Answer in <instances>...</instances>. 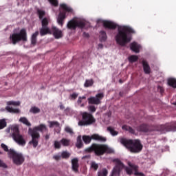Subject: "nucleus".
<instances>
[{
	"label": "nucleus",
	"mask_w": 176,
	"mask_h": 176,
	"mask_svg": "<svg viewBox=\"0 0 176 176\" xmlns=\"http://www.w3.org/2000/svg\"><path fill=\"white\" fill-rule=\"evenodd\" d=\"M107 131H109L110 132V134H111V135H113V137L119 134V132L115 131V129L112 126H108Z\"/></svg>",
	"instance_id": "7c9ffc66"
},
{
	"label": "nucleus",
	"mask_w": 176,
	"mask_h": 176,
	"mask_svg": "<svg viewBox=\"0 0 176 176\" xmlns=\"http://www.w3.org/2000/svg\"><path fill=\"white\" fill-rule=\"evenodd\" d=\"M37 13L38 14V17H39L40 20H42V19H43V16H45V14H46L45 11L41 10H38Z\"/></svg>",
	"instance_id": "ea45409f"
},
{
	"label": "nucleus",
	"mask_w": 176,
	"mask_h": 176,
	"mask_svg": "<svg viewBox=\"0 0 176 176\" xmlns=\"http://www.w3.org/2000/svg\"><path fill=\"white\" fill-rule=\"evenodd\" d=\"M124 169L128 175H133V170H134L133 168H131V166L129 167L126 166Z\"/></svg>",
	"instance_id": "58836bf2"
},
{
	"label": "nucleus",
	"mask_w": 176,
	"mask_h": 176,
	"mask_svg": "<svg viewBox=\"0 0 176 176\" xmlns=\"http://www.w3.org/2000/svg\"><path fill=\"white\" fill-rule=\"evenodd\" d=\"M86 157H86V156H85V157H82V159H86Z\"/></svg>",
	"instance_id": "13d9d810"
},
{
	"label": "nucleus",
	"mask_w": 176,
	"mask_h": 176,
	"mask_svg": "<svg viewBox=\"0 0 176 176\" xmlns=\"http://www.w3.org/2000/svg\"><path fill=\"white\" fill-rule=\"evenodd\" d=\"M49 138H50V135H46L45 140H49Z\"/></svg>",
	"instance_id": "5fc2aeb1"
},
{
	"label": "nucleus",
	"mask_w": 176,
	"mask_h": 176,
	"mask_svg": "<svg viewBox=\"0 0 176 176\" xmlns=\"http://www.w3.org/2000/svg\"><path fill=\"white\" fill-rule=\"evenodd\" d=\"M130 49L134 53H140V49H141V45H138L136 42H133L130 45Z\"/></svg>",
	"instance_id": "a211bd4d"
},
{
	"label": "nucleus",
	"mask_w": 176,
	"mask_h": 176,
	"mask_svg": "<svg viewBox=\"0 0 176 176\" xmlns=\"http://www.w3.org/2000/svg\"><path fill=\"white\" fill-rule=\"evenodd\" d=\"M120 142L122 145L124 146L131 153H140L142 151V144H141V140L126 139L124 138H120Z\"/></svg>",
	"instance_id": "f03ea898"
},
{
	"label": "nucleus",
	"mask_w": 176,
	"mask_h": 176,
	"mask_svg": "<svg viewBox=\"0 0 176 176\" xmlns=\"http://www.w3.org/2000/svg\"><path fill=\"white\" fill-rule=\"evenodd\" d=\"M67 27L69 30H76V28L83 30L86 27V21L72 19L68 22Z\"/></svg>",
	"instance_id": "9d476101"
},
{
	"label": "nucleus",
	"mask_w": 176,
	"mask_h": 176,
	"mask_svg": "<svg viewBox=\"0 0 176 176\" xmlns=\"http://www.w3.org/2000/svg\"><path fill=\"white\" fill-rule=\"evenodd\" d=\"M82 100H86V96H79L77 100V104L80 105L81 108H83V107H85V104L82 103Z\"/></svg>",
	"instance_id": "2f4dec72"
},
{
	"label": "nucleus",
	"mask_w": 176,
	"mask_h": 176,
	"mask_svg": "<svg viewBox=\"0 0 176 176\" xmlns=\"http://www.w3.org/2000/svg\"><path fill=\"white\" fill-rule=\"evenodd\" d=\"M47 34H52V31L49 28H45L43 26L40 29V35L41 36H45V35H47Z\"/></svg>",
	"instance_id": "aec40b11"
},
{
	"label": "nucleus",
	"mask_w": 176,
	"mask_h": 176,
	"mask_svg": "<svg viewBox=\"0 0 176 176\" xmlns=\"http://www.w3.org/2000/svg\"><path fill=\"white\" fill-rule=\"evenodd\" d=\"M122 130H125V131H129L131 134H135V131L131 128V126L127 125H123L122 126Z\"/></svg>",
	"instance_id": "cd10ccee"
},
{
	"label": "nucleus",
	"mask_w": 176,
	"mask_h": 176,
	"mask_svg": "<svg viewBox=\"0 0 176 176\" xmlns=\"http://www.w3.org/2000/svg\"><path fill=\"white\" fill-rule=\"evenodd\" d=\"M19 122L21 123H23V124H25V126H28V127H31V123L30 122V121H28V119H27V118L25 117H21L19 119Z\"/></svg>",
	"instance_id": "bb28decb"
},
{
	"label": "nucleus",
	"mask_w": 176,
	"mask_h": 176,
	"mask_svg": "<svg viewBox=\"0 0 176 176\" xmlns=\"http://www.w3.org/2000/svg\"><path fill=\"white\" fill-rule=\"evenodd\" d=\"M41 25L42 27L48 28L47 25H49V21L47 19V18L42 19Z\"/></svg>",
	"instance_id": "4c0bfd02"
},
{
	"label": "nucleus",
	"mask_w": 176,
	"mask_h": 176,
	"mask_svg": "<svg viewBox=\"0 0 176 176\" xmlns=\"http://www.w3.org/2000/svg\"><path fill=\"white\" fill-rule=\"evenodd\" d=\"M0 155H3V153L0 151Z\"/></svg>",
	"instance_id": "4d7b16f0"
},
{
	"label": "nucleus",
	"mask_w": 176,
	"mask_h": 176,
	"mask_svg": "<svg viewBox=\"0 0 176 176\" xmlns=\"http://www.w3.org/2000/svg\"><path fill=\"white\" fill-rule=\"evenodd\" d=\"M71 100H76L78 98V94L76 93H73L71 96Z\"/></svg>",
	"instance_id": "de8ad7c7"
},
{
	"label": "nucleus",
	"mask_w": 176,
	"mask_h": 176,
	"mask_svg": "<svg viewBox=\"0 0 176 176\" xmlns=\"http://www.w3.org/2000/svg\"><path fill=\"white\" fill-rule=\"evenodd\" d=\"M116 162V166L113 168L111 176H120V171L124 168V164L119 159L113 160Z\"/></svg>",
	"instance_id": "4468645a"
},
{
	"label": "nucleus",
	"mask_w": 176,
	"mask_h": 176,
	"mask_svg": "<svg viewBox=\"0 0 176 176\" xmlns=\"http://www.w3.org/2000/svg\"><path fill=\"white\" fill-rule=\"evenodd\" d=\"M7 106L6 107V111H8L10 113H20V109H13V107H10V105H13L14 107H19L20 105V102H16V101H8L7 102Z\"/></svg>",
	"instance_id": "2eb2a0df"
},
{
	"label": "nucleus",
	"mask_w": 176,
	"mask_h": 176,
	"mask_svg": "<svg viewBox=\"0 0 176 176\" xmlns=\"http://www.w3.org/2000/svg\"><path fill=\"white\" fill-rule=\"evenodd\" d=\"M91 140L100 141V142H105L107 141V138L101 136L98 134H94L91 137L89 135L82 136V140L84 141L85 144H90V142H91Z\"/></svg>",
	"instance_id": "f8f14e48"
},
{
	"label": "nucleus",
	"mask_w": 176,
	"mask_h": 176,
	"mask_svg": "<svg viewBox=\"0 0 176 176\" xmlns=\"http://www.w3.org/2000/svg\"><path fill=\"white\" fill-rule=\"evenodd\" d=\"M108 38V36H107V32L104 30L100 32V42H105Z\"/></svg>",
	"instance_id": "5701e85b"
},
{
	"label": "nucleus",
	"mask_w": 176,
	"mask_h": 176,
	"mask_svg": "<svg viewBox=\"0 0 176 176\" xmlns=\"http://www.w3.org/2000/svg\"><path fill=\"white\" fill-rule=\"evenodd\" d=\"M10 41L12 45H16L19 42H27V31L21 29L19 33H13L10 36Z\"/></svg>",
	"instance_id": "0eeeda50"
},
{
	"label": "nucleus",
	"mask_w": 176,
	"mask_h": 176,
	"mask_svg": "<svg viewBox=\"0 0 176 176\" xmlns=\"http://www.w3.org/2000/svg\"><path fill=\"white\" fill-rule=\"evenodd\" d=\"M78 162H79V160H78V158H74L73 160H72V170L73 171H74V173L79 172Z\"/></svg>",
	"instance_id": "f3484780"
},
{
	"label": "nucleus",
	"mask_w": 176,
	"mask_h": 176,
	"mask_svg": "<svg viewBox=\"0 0 176 176\" xmlns=\"http://www.w3.org/2000/svg\"><path fill=\"white\" fill-rule=\"evenodd\" d=\"M8 157L12 159V162L16 166H21L24 163L25 158L21 153H18L13 148H10L9 153H8Z\"/></svg>",
	"instance_id": "423d86ee"
},
{
	"label": "nucleus",
	"mask_w": 176,
	"mask_h": 176,
	"mask_svg": "<svg viewBox=\"0 0 176 176\" xmlns=\"http://www.w3.org/2000/svg\"><path fill=\"white\" fill-rule=\"evenodd\" d=\"M88 111H89V112H91V113H94V112L97 111V107H96V106L93 104H91L88 106Z\"/></svg>",
	"instance_id": "a19ab883"
},
{
	"label": "nucleus",
	"mask_w": 176,
	"mask_h": 176,
	"mask_svg": "<svg viewBox=\"0 0 176 176\" xmlns=\"http://www.w3.org/2000/svg\"><path fill=\"white\" fill-rule=\"evenodd\" d=\"M168 86H170V87H173V89H176V79L173 78H168Z\"/></svg>",
	"instance_id": "a878e982"
},
{
	"label": "nucleus",
	"mask_w": 176,
	"mask_h": 176,
	"mask_svg": "<svg viewBox=\"0 0 176 176\" xmlns=\"http://www.w3.org/2000/svg\"><path fill=\"white\" fill-rule=\"evenodd\" d=\"M8 126V122H6V119H1L0 120V130H3V129H5Z\"/></svg>",
	"instance_id": "72a5a7b5"
},
{
	"label": "nucleus",
	"mask_w": 176,
	"mask_h": 176,
	"mask_svg": "<svg viewBox=\"0 0 176 176\" xmlns=\"http://www.w3.org/2000/svg\"><path fill=\"white\" fill-rule=\"evenodd\" d=\"M49 127L52 129V127H60V122L57 121H49Z\"/></svg>",
	"instance_id": "c85d7f7f"
},
{
	"label": "nucleus",
	"mask_w": 176,
	"mask_h": 176,
	"mask_svg": "<svg viewBox=\"0 0 176 176\" xmlns=\"http://www.w3.org/2000/svg\"><path fill=\"white\" fill-rule=\"evenodd\" d=\"M60 144L63 146H69L71 145V140L63 138L60 140Z\"/></svg>",
	"instance_id": "393cba45"
},
{
	"label": "nucleus",
	"mask_w": 176,
	"mask_h": 176,
	"mask_svg": "<svg viewBox=\"0 0 176 176\" xmlns=\"http://www.w3.org/2000/svg\"><path fill=\"white\" fill-rule=\"evenodd\" d=\"M155 130L156 131H161V133L176 131V122L173 124H167L165 125H156Z\"/></svg>",
	"instance_id": "9b49d317"
},
{
	"label": "nucleus",
	"mask_w": 176,
	"mask_h": 176,
	"mask_svg": "<svg viewBox=\"0 0 176 176\" xmlns=\"http://www.w3.org/2000/svg\"><path fill=\"white\" fill-rule=\"evenodd\" d=\"M38 35H39V32L38 31H36L31 37V43L32 45H33V46H35V45H36V42L38 41L37 36Z\"/></svg>",
	"instance_id": "4be33fe9"
},
{
	"label": "nucleus",
	"mask_w": 176,
	"mask_h": 176,
	"mask_svg": "<svg viewBox=\"0 0 176 176\" xmlns=\"http://www.w3.org/2000/svg\"><path fill=\"white\" fill-rule=\"evenodd\" d=\"M85 152L87 153H91L94 152L96 156H102L104 153H113V150L109 148L108 146L105 144H98L94 143L90 147L85 149Z\"/></svg>",
	"instance_id": "20e7f679"
},
{
	"label": "nucleus",
	"mask_w": 176,
	"mask_h": 176,
	"mask_svg": "<svg viewBox=\"0 0 176 176\" xmlns=\"http://www.w3.org/2000/svg\"><path fill=\"white\" fill-rule=\"evenodd\" d=\"M30 113H34V114L39 113V112H41V109L38 108L36 107H32L30 109Z\"/></svg>",
	"instance_id": "f704fd0d"
},
{
	"label": "nucleus",
	"mask_w": 176,
	"mask_h": 176,
	"mask_svg": "<svg viewBox=\"0 0 176 176\" xmlns=\"http://www.w3.org/2000/svg\"><path fill=\"white\" fill-rule=\"evenodd\" d=\"M104 48V45L102 43L98 44V49H103Z\"/></svg>",
	"instance_id": "3c124183"
},
{
	"label": "nucleus",
	"mask_w": 176,
	"mask_h": 176,
	"mask_svg": "<svg viewBox=\"0 0 176 176\" xmlns=\"http://www.w3.org/2000/svg\"><path fill=\"white\" fill-rule=\"evenodd\" d=\"M108 170L107 168H103L100 171L98 172V176H107Z\"/></svg>",
	"instance_id": "c9c22d12"
},
{
	"label": "nucleus",
	"mask_w": 176,
	"mask_h": 176,
	"mask_svg": "<svg viewBox=\"0 0 176 176\" xmlns=\"http://www.w3.org/2000/svg\"><path fill=\"white\" fill-rule=\"evenodd\" d=\"M54 35L55 39H60V38H63V31L58 28L52 26L51 29V34Z\"/></svg>",
	"instance_id": "dca6fc26"
},
{
	"label": "nucleus",
	"mask_w": 176,
	"mask_h": 176,
	"mask_svg": "<svg viewBox=\"0 0 176 176\" xmlns=\"http://www.w3.org/2000/svg\"><path fill=\"white\" fill-rule=\"evenodd\" d=\"M91 167L96 171V170H98V164H96L94 162H91Z\"/></svg>",
	"instance_id": "49530a36"
},
{
	"label": "nucleus",
	"mask_w": 176,
	"mask_h": 176,
	"mask_svg": "<svg viewBox=\"0 0 176 176\" xmlns=\"http://www.w3.org/2000/svg\"><path fill=\"white\" fill-rule=\"evenodd\" d=\"M175 105H176V102L175 103Z\"/></svg>",
	"instance_id": "bf43d9fd"
},
{
	"label": "nucleus",
	"mask_w": 176,
	"mask_h": 176,
	"mask_svg": "<svg viewBox=\"0 0 176 176\" xmlns=\"http://www.w3.org/2000/svg\"><path fill=\"white\" fill-rule=\"evenodd\" d=\"M83 36H85V38H89V34L86 33V32H84L83 33Z\"/></svg>",
	"instance_id": "603ef678"
},
{
	"label": "nucleus",
	"mask_w": 176,
	"mask_h": 176,
	"mask_svg": "<svg viewBox=\"0 0 176 176\" xmlns=\"http://www.w3.org/2000/svg\"><path fill=\"white\" fill-rule=\"evenodd\" d=\"M39 131H41V133L47 131V127L46 125L41 124L37 126H34L33 129L29 128L28 133L32 137V141H30L29 144L30 145H32L34 148H36V146H38V144H39V139L41 138Z\"/></svg>",
	"instance_id": "7ed1b4c3"
},
{
	"label": "nucleus",
	"mask_w": 176,
	"mask_h": 176,
	"mask_svg": "<svg viewBox=\"0 0 176 176\" xmlns=\"http://www.w3.org/2000/svg\"><path fill=\"white\" fill-rule=\"evenodd\" d=\"M60 109H65V107H64V104H60L59 106Z\"/></svg>",
	"instance_id": "864d4df0"
},
{
	"label": "nucleus",
	"mask_w": 176,
	"mask_h": 176,
	"mask_svg": "<svg viewBox=\"0 0 176 176\" xmlns=\"http://www.w3.org/2000/svg\"><path fill=\"white\" fill-rule=\"evenodd\" d=\"M54 159H55V160H60V159H61V155H54Z\"/></svg>",
	"instance_id": "8fccbe9b"
},
{
	"label": "nucleus",
	"mask_w": 176,
	"mask_h": 176,
	"mask_svg": "<svg viewBox=\"0 0 176 176\" xmlns=\"http://www.w3.org/2000/svg\"><path fill=\"white\" fill-rule=\"evenodd\" d=\"M11 137L19 145H21L22 146L25 145V140L23 135L20 134L19 126L15 125L11 126Z\"/></svg>",
	"instance_id": "39448f33"
},
{
	"label": "nucleus",
	"mask_w": 176,
	"mask_h": 176,
	"mask_svg": "<svg viewBox=\"0 0 176 176\" xmlns=\"http://www.w3.org/2000/svg\"><path fill=\"white\" fill-rule=\"evenodd\" d=\"M76 146L78 149H80V148H83V142H82V136L81 135H78L77 137V141H76Z\"/></svg>",
	"instance_id": "b1692460"
},
{
	"label": "nucleus",
	"mask_w": 176,
	"mask_h": 176,
	"mask_svg": "<svg viewBox=\"0 0 176 176\" xmlns=\"http://www.w3.org/2000/svg\"><path fill=\"white\" fill-rule=\"evenodd\" d=\"M69 156H71V153H68V151H63L61 153L62 159H69Z\"/></svg>",
	"instance_id": "e433bc0d"
},
{
	"label": "nucleus",
	"mask_w": 176,
	"mask_h": 176,
	"mask_svg": "<svg viewBox=\"0 0 176 176\" xmlns=\"http://www.w3.org/2000/svg\"><path fill=\"white\" fill-rule=\"evenodd\" d=\"M103 27L105 30H116L118 28V33L115 39L116 43L120 46H126L127 43L131 42V36L129 34H135V31L130 26H119V25L111 21H104Z\"/></svg>",
	"instance_id": "f257e3e1"
},
{
	"label": "nucleus",
	"mask_w": 176,
	"mask_h": 176,
	"mask_svg": "<svg viewBox=\"0 0 176 176\" xmlns=\"http://www.w3.org/2000/svg\"><path fill=\"white\" fill-rule=\"evenodd\" d=\"M119 83H123V80L122 79L119 80Z\"/></svg>",
	"instance_id": "6e6d98bb"
},
{
	"label": "nucleus",
	"mask_w": 176,
	"mask_h": 176,
	"mask_svg": "<svg viewBox=\"0 0 176 176\" xmlns=\"http://www.w3.org/2000/svg\"><path fill=\"white\" fill-rule=\"evenodd\" d=\"M104 98V93H98L95 96H90L87 98L89 105H100L101 100Z\"/></svg>",
	"instance_id": "ddd939ff"
},
{
	"label": "nucleus",
	"mask_w": 176,
	"mask_h": 176,
	"mask_svg": "<svg viewBox=\"0 0 176 176\" xmlns=\"http://www.w3.org/2000/svg\"><path fill=\"white\" fill-rule=\"evenodd\" d=\"M50 3L52 5V6L57 7L58 6V0H48Z\"/></svg>",
	"instance_id": "c03bdc74"
},
{
	"label": "nucleus",
	"mask_w": 176,
	"mask_h": 176,
	"mask_svg": "<svg viewBox=\"0 0 176 176\" xmlns=\"http://www.w3.org/2000/svg\"><path fill=\"white\" fill-rule=\"evenodd\" d=\"M129 63H135L138 61V56L137 55H131L128 58Z\"/></svg>",
	"instance_id": "473e14b6"
},
{
	"label": "nucleus",
	"mask_w": 176,
	"mask_h": 176,
	"mask_svg": "<svg viewBox=\"0 0 176 176\" xmlns=\"http://www.w3.org/2000/svg\"><path fill=\"white\" fill-rule=\"evenodd\" d=\"M54 146L56 149H60L61 148V142H58L57 140H55L54 142Z\"/></svg>",
	"instance_id": "37998d69"
},
{
	"label": "nucleus",
	"mask_w": 176,
	"mask_h": 176,
	"mask_svg": "<svg viewBox=\"0 0 176 176\" xmlns=\"http://www.w3.org/2000/svg\"><path fill=\"white\" fill-rule=\"evenodd\" d=\"M142 63L143 65L144 74H146V75H149V74H151V66H149V64H148V62H146V60H143Z\"/></svg>",
	"instance_id": "6ab92c4d"
},
{
	"label": "nucleus",
	"mask_w": 176,
	"mask_h": 176,
	"mask_svg": "<svg viewBox=\"0 0 176 176\" xmlns=\"http://www.w3.org/2000/svg\"><path fill=\"white\" fill-rule=\"evenodd\" d=\"M138 130L142 133H148V131H149V125L146 124H142L138 127Z\"/></svg>",
	"instance_id": "412c9836"
},
{
	"label": "nucleus",
	"mask_w": 176,
	"mask_h": 176,
	"mask_svg": "<svg viewBox=\"0 0 176 176\" xmlns=\"http://www.w3.org/2000/svg\"><path fill=\"white\" fill-rule=\"evenodd\" d=\"M0 167H6V164L3 163L1 160H0Z\"/></svg>",
	"instance_id": "09e8293b"
},
{
	"label": "nucleus",
	"mask_w": 176,
	"mask_h": 176,
	"mask_svg": "<svg viewBox=\"0 0 176 176\" xmlns=\"http://www.w3.org/2000/svg\"><path fill=\"white\" fill-rule=\"evenodd\" d=\"M60 9H63V11H60L58 19H57V23L59 24V25H64V20L67 18V12L68 13H72V8L67 6L65 3H62L60 5Z\"/></svg>",
	"instance_id": "6e6552de"
},
{
	"label": "nucleus",
	"mask_w": 176,
	"mask_h": 176,
	"mask_svg": "<svg viewBox=\"0 0 176 176\" xmlns=\"http://www.w3.org/2000/svg\"><path fill=\"white\" fill-rule=\"evenodd\" d=\"M94 85V80H86L84 84L85 87H91Z\"/></svg>",
	"instance_id": "c756f323"
},
{
	"label": "nucleus",
	"mask_w": 176,
	"mask_h": 176,
	"mask_svg": "<svg viewBox=\"0 0 176 176\" xmlns=\"http://www.w3.org/2000/svg\"><path fill=\"white\" fill-rule=\"evenodd\" d=\"M65 131L67 133V134H70V135H74V130L69 126L65 127Z\"/></svg>",
	"instance_id": "79ce46f5"
},
{
	"label": "nucleus",
	"mask_w": 176,
	"mask_h": 176,
	"mask_svg": "<svg viewBox=\"0 0 176 176\" xmlns=\"http://www.w3.org/2000/svg\"><path fill=\"white\" fill-rule=\"evenodd\" d=\"M81 116L82 120L78 122V126H90V124L96 123V118L90 113L83 112L81 113Z\"/></svg>",
	"instance_id": "1a4fd4ad"
},
{
	"label": "nucleus",
	"mask_w": 176,
	"mask_h": 176,
	"mask_svg": "<svg viewBox=\"0 0 176 176\" xmlns=\"http://www.w3.org/2000/svg\"><path fill=\"white\" fill-rule=\"evenodd\" d=\"M1 146L2 149H3V151L5 152H8V153H9V152H10V150H9V148H8V146H6V144L2 143L1 144Z\"/></svg>",
	"instance_id": "a18cd8bd"
}]
</instances>
